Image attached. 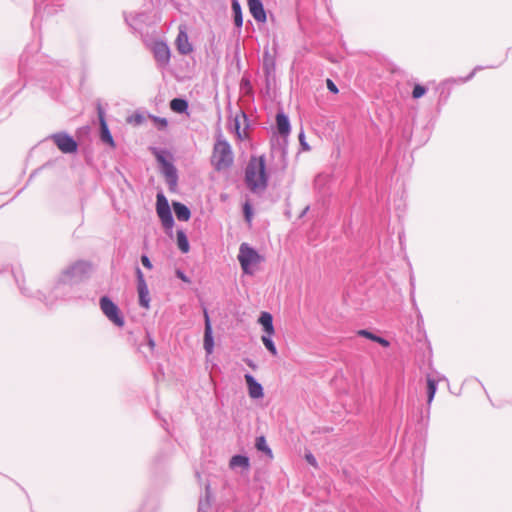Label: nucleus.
<instances>
[{
	"instance_id": "1",
	"label": "nucleus",
	"mask_w": 512,
	"mask_h": 512,
	"mask_svg": "<svg viewBox=\"0 0 512 512\" xmlns=\"http://www.w3.org/2000/svg\"><path fill=\"white\" fill-rule=\"evenodd\" d=\"M245 183L253 193H262L268 185L264 156L251 157L245 169Z\"/></svg>"
},
{
	"instance_id": "2",
	"label": "nucleus",
	"mask_w": 512,
	"mask_h": 512,
	"mask_svg": "<svg viewBox=\"0 0 512 512\" xmlns=\"http://www.w3.org/2000/svg\"><path fill=\"white\" fill-rule=\"evenodd\" d=\"M234 160V155L230 144L223 138L218 137L211 156V163L215 170L222 171L228 169Z\"/></svg>"
},
{
	"instance_id": "3",
	"label": "nucleus",
	"mask_w": 512,
	"mask_h": 512,
	"mask_svg": "<svg viewBox=\"0 0 512 512\" xmlns=\"http://www.w3.org/2000/svg\"><path fill=\"white\" fill-rule=\"evenodd\" d=\"M237 258L243 272L249 275L253 274L252 267L263 261V257L247 243H242L240 245Z\"/></svg>"
},
{
	"instance_id": "4",
	"label": "nucleus",
	"mask_w": 512,
	"mask_h": 512,
	"mask_svg": "<svg viewBox=\"0 0 512 512\" xmlns=\"http://www.w3.org/2000/svg\"><path fill=\"white\" fill-rule=\"evenodd\" d=\"M91 269V265L85 261H78L68 267L61 276L63 283L73 282L80 280Z\"/></svg>"
},
{
	"instance_id": "5",
	"label": "nucleus",
	"mask_w": 512,
	"mask_h": 512,
	"mask_svg": "<svg viewBox=\"0 0 512 512\" xmlns=\"http://www.w3.org/2000/svg\"><path fill=\"white\" fill-rule=\"evenodd\" d=\"M100 308L103 314L116 326L122 327L124 325V319L120 315L119 308L113 303L107 296H103L100 299Z\"/></svg>"
},
{
	"instance_id": "6",
	"label": "nucleus",
	"mask_w": 512,
	"mask_h": 512,
	"mask_svg": "<svg viewBox=\"0 0 512 512\" xmlns=\"http://www.w3.org/2000/svg\"><path fill=\"white\" fill-rule=\"evenodd\" d=\"M51 139L63 153L70 154L77 151V142L65 132L55 133L51 136Z\"/></svg>"
},
{
	"instance_id": "7",
	"label": "nucleus",
	"mask_w": 512,
	"mask_h": 512,
	"mask_svg": "<svg viewBox=\"0 0 512 512\" xmlns=\"http://www.w3.org/2000/svg\"><path fill=\"white\" fill-rule=\"evenodd\" d=\"M136 277L139 305L145 309H148L150 303L149 290L144 279V275L139 267L136 268Z\"/></svg>"
},
{
	"instance_id": "8",
	"label": "nucleus",
	"mask_w": 512,
	"mask_h": 512,
	"mask_svg": "<svg viewBox=\"0 0 512 512\" xmlns=\"http://www.w3.org/2000/svg\"><path fill=\"white\" fill-rule=\"evenodd\" d=\"M97 110H98V117H99L100 130H101L100 138H101L102 142L110 145L111 147H114L115 143H114L113 137L109 131L108 125L106 123L104 111L100 105H98Z\"/></svg>"
},
{
	"instance_id": "9",
	"label": "nucleus",
	"mask_w": 512,
	"mask_h": 512,
	"mask_svg": "<svg viewBox=\"0 0 512 512\" xmlns=\"http://www.w3.org/2000/svg\"><path fill=\"white\" fill-rule=\"evenodd\" d=\"M204 317H205V329H204V349L206 353L212 354L214 349V339L212 335V326L210 322L209 315L206 310H204Z\"/></svg>"
},
{
	"instance_id": "10",
	"label": "nucleus",
	"mask_w": 512,
	"mask_h": 512,
	"mask_svg": "<svg viewBox=\"0 0 512 512\" xmlns=\"http://www.w3.org/2000/svg\"><path fill=\"white\" fill-rule=\"evenodd\" d=\"M244 378L248 387L249 396L252 399L262 398L264 395L262 385L257 382L251 374H246Z\"/></svg>"
},
{
	"instance_id": "11",
	"label": "nucleus",
	"mask_w": 512,
	"mask_h": 512,
	"mask_svg": "<svg viewBox=\"0 0 512 512\" xmlns=\"http://www.w3.org/2000/svg\"><path fill=\"white\" fill-rule=\"evenodd\" d=\"M176 46L177 50L182 55H187L192 52L193 47L189 42L185 28L180 27L178 36L176 38Z\"/></svg>"
},
{
	"instance_id": "12",
	"label": "nucleus",
	"mask_w": 512,
	"mask_h": 512,
	"mask_svg": "<svg viewBox=\"0 0 512 512\" xmlns=\"http://www.w3.org/2000/svg\"><path fill=\"white\" fill-rule=\"evenodd\" d=\"M154 57L157 62L161 65H166L170 59V50L169 47L163 43L159 42L154 45L153 48Z\"/></svg>"
},
{
	"instance_id": "13",
	"label": "nucleus",
	"mask_w": 512,
	"mask_h": 512,
	"mask_svg": "<svg viewBox=\"0 0 512 512\" xmlns=\"http://www.w3.org/2000/svg\"><path fill=\"white\" fill-rule=\"evenodd\" d=\"M251 15L258 22L266 21V13L261 0H247Z\"/></svg>"
},
{
	"instance_id": "14",
	"label": "nucleus",
	"mask_w": 512,
	"mask_h": 512,
	"mask_svg": "<svg viewBox=\"0 0 512 512\" xmlns=\"http://www.w3.org/2000/svg\"><path fill=\"white\" fill-rule=\"evenodd\" d=\"M229 467L233 470L240 468L248 471L250 468V460L244 455H234L229 461Z\"/></svg>"
},
{
	"instance_id": "15",
	"label": "nucleus",
	"mask_w": 512,
	"mask_h": 512,
	"mask_svg": "<svg viewBox=\"0 0 512 512\" xmlns=\"http://www.w3.org/2000/svg\"><path fill=\"white\" fill-rule=\"evenodd\" d=\"M277 130L280 135L286 137L290 133V122L288 117L280 112L276 115Z\"/></svg>"
},
{
	"instance_id": "16",
	"label": "nucleus",
	"mask_w": 512,
	"mask_h": 512,
	"mask_svg": "<svg viewBox=\"0 0 512 512\" xmlns=\"http://www.w3.org/2000/svg\"><path fill=\"white\" fill-rule=\"evenodd\" d=\"M258 322L262 325L263 330L266 334L273 335L274 334V326H273V317L268 312H262Z\"/></svg>"
},
{
	"instance_id": "17",
	"label": "nucleus",
	"mask_w": 512,
	"mask_h": 512,
	"mask_svg": "<svg viewBox=\"0 0 512 512\" xmlns=\"http://www.w3.org/2000/svg\"><path fill=\"white\" fill-rule=\"evenodd\" d=\"M163 174L170 186H175L177 184V171L172 163H165V166L163 167Z\"/></svg>"
},
{
	"instance_id": "18",
	"label": "nucleus",
	"mask_w": 512,
	"mask_h": 512,
	"mask_svg": "<svg viewBox=\"0 0 512 512\" xmlns=\"http://www.w3.org/2000/svg\"><path fill=\"white\" fill-rule=\"evenodd\" d=\"M173 209H174V213L179 221H188L189 220L191 213H190L189 208L186 205H184L180 202H173Z\"/></svg>"
},
{
	"instance_id": "19",
	"label": "nucleus",
	"mask_w": 512,
	"mask_h": 512,
	"mask_svg": "<svg viewBox=\"0 0 512 512\" xmlns=\"http://www.w3.org/2000/svg\"><path fill=\"white\" fill-rule=\"evenodd\" d=\"M170 108L176 113H184L188 109V102L182 98H174L170 102Z\"/></svg>"
},
{
	"instance_id": "20",
	"label": "nucleus",
	"mask_w": 512,
	"mask_h": 512,
	"mask_svg": "<svg viewBox=\"0 0 512 512\" xmlns=\"http://www.w3.org/2000/svg\"><path fill=\"white\" fill-rule=\"evenodd\" d=\"M177 246L182 253L189 252V241L186 234L182 230L177 231Z\"/></svg>"
},
{
	"instance_id": "21",
	"label": "nucleus",
	"mask_w": 512,
	"mask_h": 512,
	"mask_svg": "<svg viewBox=\"0 0 512 512\" xmlns=\"http://www.w3.org/2000/svg\"><path fill=\"white\" fill-rule=\"evenodd\" d=\"M157 214L164 228L171 229L173 227L174 219L171 210L159 211Z\"/></svg>"
},
{
	"instance_id": "22",
	"label": "nucleus",
	"mask_w": 512,
	"mask_h": 512,
	"mask_svg": "<svg viewBox=\"0 0 512 512\" xmlns=\"http://www.w3.org/2000/svg\"><path fill=\"white\" fill-rule=\"evenodd\" d=\"M232 12L234 15V23L238 28H240L243 25V17L241 6L237 0L232 1Z\"/></svg>"
},
{
	"instance_id": "23",
	"label": "nucleus",
	"mask_w": 512,
	"mask_h": 512,
	"mask_svg": "<svg viewBox=\"0 0 512 512\" xmlns=\"http://www.w3.org/2000/svg\"><path fill=\"white\" fill-rule=\"evenodd\" d=\"M437 390V383L432 378H427V396H428V404H431V402L434 399L435 393Z\"/></svg>"
},
{
	"instance_id": "24",
	"label": "nucleus",
	"mask_w": 512,
	"mask_h": 512,
	"mask_svg": "<svg viewBox=\"0 0 512 512\" xmlns=\"http://www.w3.org/2000/svg\"><path fill=\"white\" fill-rule=\"evenodd\" d=\"M255 446L256 448L259 450V451H262L264 452L265 454H267L269 457H272V451L271 449L268 447L267 445V442H266V439L264 436H259L256 438V443H255Z\"/></svg>"
},
{
	"instance_id": "25",
	"label": "nucleus",
	"mask_w": 512,
	"mask_h": 512,
	"mask_svg": "<svg viewBox=\"0 0 512 512\" xmlns=\"http://www.w3.org/2000/svg\"><path fill=\"white\" fill-rule=\"evenodd\" d=\"M272 335L266 334L261 337V340L266 347V349L273 355H277V348L271 338Z\"/></svg>"
},
{
	"instance_id": "26",
	"label": "nucleus",
	"mask_w": 512,
	"mask_h": 512,
	"mask_svg": "<svg viewBox=\"0 0 512 512\" xmlns=\"http://www.w3.org/2000/svg\"><path fill=\"white\" fill-rule=\"evenodd\" d=\"M165 210H170L168 201L163 194H158L157 195V203H156V211L159 212V211H165Z\"/></svg>"
},
{
	"instance_id": "27",
	"label": "nucleus",
	"mask_w": 512,
	"mask_h": 512,
	"mask_svg": "<svg viewBox=\"0 0 512 512\" xmlns=\"http://www.w3.org/2000/svg\"><path fill=\"white\" fill-rule=\"evenodd\" d=\"M425 93H426V88L422 85L417 84L414 86L412 96H413V98L418 99V98L422 97Z\"/></svg>"
},
{
	"instance_id": "28",
	"label": "nucleus",
	"mask_w": 512,
	"mask_h": 512,
	"mask_svg": "<svg viewBox=\"0 0 512 512\" xmlns=\"http://www.w3.org/2000/svg\"><path fill=\"white\" fill-rule=\"evenodd\" d=\"M357 335L361 336V337H365L367 339H370L372 341L375 342V339L377 337V335L371 333L370 331L368 330H365V329H362V330H358L357 331Z\"/></svg>"
},
{
	"instance_id": "29",
	"label": "nucleus",
	"mask_w": 512,
	"mask_h": 512,
	"mask_svg": "<svg viewBox=\"0 0 512 512\" xmlns=\"http://www.w3.org/2000/svg\"><path fill=\"white\" fill-rule=\"evenodd\" d=\"M153 121L158 126L159 129H165L168 125V121L166 118L153 117Z\"/></svg>"
},
{
	"instance_id": "30",
	"label": "nucleus",
	"mask_w": 512,
	"mask_h": 512,
	"mask_svg": "<svg viewBox=\"0 0 512 512\" xmlns=\"http://www.w3.org/2000/svg\"><path fill=\"white\" fill-rule=\"evenodd\" d=\"M243 210H244V216H245L246 221L250 222L251 218H252V210H251V206L249 205V203L244 204Z\"/></svg>"
},
{
	"instance_id": "31",
	"label": "nucleus",
	"mask_w": 512,
	"mask_h": 512,
	"mask_svg": "<svg viewBox=\"0 0 512 512\" xmlns=\"http://www.w3.org/2000/svg\"><path fill=\"white\" fill-rule=\"evenodd\" d=\"M141 263L145 268H147L149 270H151L153 268V265L147 255L141 256Z\"/></svg>"
},
{
	"instance_id": "32",
	"label": "nucleus",
	"mask_w": 512,
	"mask_h": 512,
	"mask_svg": "<svg viewBox=\"0 0 512 512\" xmlns=\"http://www.w3.org/2000/svg\"><path fill=\"white\" fill-rule=\"evenodd\" d=\"M327 83V88L332 92V93H338V88L337 86L334 84V82L330 79H327L326 81Z\"/></svg>"
},
{
	"instance_id": "33",
	"label": "nucleus",
	"mask_w": 512,
	"mask_h": 512,
	"mask_svg": "<svg viewBox=\"0 0 512 512\" xmlns=\"http://www.w3.org/2000/svg\"><path fill=\"white\" fill-rule=\"evenodd\" d=\"M375 342L379 343L383 347H388L389 346V342L386 339H384L382 337H379V336L376 337Z\"/></svg>"
},
{
	"instance_id": "34",
	"label": "nucleus",
	"mask_w": 512,
	"mask_h": 512,
	"mask_svg": "<svg viewBox=\"0 0 512 512\" xmlns=\"http://www.w3.org/2000/svg\"><path fill=\"white\" fill-rule=\"evenodd\" d=\"M176 276L184 282H189V279L181 270L176 271Z\"/></svg>"
},
{
	"instance_id": "35",
	"label": "nucleus",
	"mask_w": 512,
	"mask_h": 512,
	"mask_svg": "<svg viewBox=\"0 0 512 512\" xmlns=\"http://www.w3.org/2000/svg\"><path fill=\"white\" fill-rule=\"evenodd\" d=\"M305 458H306V460H307V462H308L309 464H311V465H313V466H315V465H316V459H315V457H314L312 454H310V453H309V454H306Z\"/></svg>"
},
{
	"instance_id": "36",
	"label": "nucleus",
	"mask_w": 512,
	"mask_h": 512,
	"mask_svg": "<svg viewBox=\"0 0 512 512\" xmlns=\"http://www.w3.org/2000/svg\"><path fill=\"white\" fill-rule=\"evenodd\" d=\"M156 158L157 161L162 165V167L165 166V163H169L163 155L158 154Z\"/></svg>"
},
{
	"instance_id": "37",
	"label": "nucleus",
	"mask_w": 512,
	"mask_h": 512,
	"mask_svg": "<svg viewBox=\"0 0 512 512\" xmlns=\"http://www.w3.org/2000/svg\"><path fill=\"white\" fill-rule=\"evenodd\" d=\"M299 140H300L301 145L303 146V148H304L305 150H308L309 148H308L307 144L304 142V134H303V132H301V133L299 134Z\"/></svg>"
},
{
	"instance_id": "38",
	"label": "nucleus",
	"mask_w": 512,
	"mask_h": 512,
	"mask_svg": "<svg viewBox=\"0 0 512 512\" xmlns=\"http://www.w3.org/2000/svg\"><path fill=\"white\" fill-rule=\"evenodd\" d=\"M199 511L200 512H208L205 508H204V504L202 502H200L199 504Z\"/></svg>"
},
{
	"instance_id": "39",
	"label": "nucleus",
	"mask_w": 512,
	"mask_h": 512,
	"mask_svg": "<svg viewBox=\"0 0 512 512\" xmlns=\"http://www.w3.org/2000/svg\"><path fill=\"white\" fill-rule=\"evenodd\" d=\"M148 344L151 348H154V346H155V343L152 339H149Z\"/></svg>"
},
{
	"instance_id": "40",
	"label": "nucleus",
	"mask_w": 512,
	"mask_h": 512,
	"mask_svg": "<svg viewBox=\"0 0 512 512\" xmlns=\"http://www.w3.org/2000/svg\"><path fill=\"white\" fill-rule=\"evenodd\" d=\"M247 364H248L251 368H253V369L255 368V365L253 364V362H252V361L248 360V361H247Z\"/></svg>"
},
{
	"instance_id": "41",
	"label": "nucleus",
	"mask_w": 512,
	"mask_h": 512,
	"mask_svg": "<svg viewBox=\"0 0 512 512\" xmlns=\"http://www.w3.org/2000/svg\"><path fill=\"white\" fill-rule=\"evenodd\" d=\"M136 121L140 122L141 121V116H137Z\"/></svg>"
}]
</instances>
